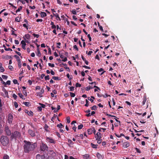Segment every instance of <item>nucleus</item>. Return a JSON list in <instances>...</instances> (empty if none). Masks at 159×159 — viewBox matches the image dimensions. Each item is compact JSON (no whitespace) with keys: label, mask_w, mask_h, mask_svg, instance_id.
I'll list each match as a JSON object with an SVG mask.
<instances>
[{"label":"nucleus","mask_w":159,"mask_h":159,"mask_svg":"<svg viewBox=\"0 0 159 159\" xmlns=\"http://www.w3.org/2000/svg\"><path fill=\"white\" fill-rule=\"evenodd\" d=\"M25 143L23 146L24 152L25 153H28L32 151L35 149L37 146L36 143H33L26 140H24Z\"/></svg>","instance_id":"1"},{"label":"nucleus","mask_w":159,"mask_h":159,"mask_svg":"<svg viewBox=\"0 0 159 159\" xmlns=\"http://www.w3.org/2000/svg\"><path fill=\"white\" fill-rule=\"evenodd\" d=\"M0 141L3 146H6L9 143V140L7 136L2 135L0 139Z\"/></svg>","instance_id":"2"},{"label":"nucleus","mask_w":159,"mask_h":159,"mask_svg":"<svg viewBox=\"0 0 159 159\" xmlns=\"http://www.w3.org/2000/svg\"><path fill=\"white\" fill-rule=\"evenodd\" d=\"M21 136V134L20 132L17 131H15L12 133L11 136V138L12 139H19Z\"/></svg>","instance_id":"3"},{"label":"nucleus","mask_w":159,"mask_h":159,"mask_svg":"<svg viewBox=\"0 0 159 159\" xmlns=\"http://www.w3.org/2000/svg\"><path fill=\"white\" fill-rule=\"evenodd\" d=\"M48 149V147L47 145L44 143H42L40 146V150L41 151L46 152Z\"/></svg>","instance_id":"4"},{"label":"nucleus","mask_w":159,"mask_h":159,"mask_svg":"<svg viewBox=\"0 0 159 159\" xmlns=\"http://www.w3.org/2000/svg\"><path fill=\"white\" fill-rule=\"evenodd\" d=\"M13 115L11 113H9L8 115L7 121L9 124H11L12 123L13 120Z\"/></svg>","instance_id":"5"},{"label":"nucleus","mask_w":159,"mask_h":159,"mask_svg":"<svg viewBox=\"0 0 159 159\" xmlns=\"http://www.w3.org/2000/svg\"><path fill=\"white\" fill-rule=\"evenodd\" d=\"M4 131H5L6 134L7 136H10L11 134V130L9 129L7 126H6L4 128Z\"/></svg>","instance_id":"6"},{"label":"nucleus","mask_w":159,"mask_h":159,"mask_svg":"<svg viewBox=\"0 0 159 159\" xmlns=\"http://www.w3.org/2000/svg\"><path fill=\"white\" fill-rule=\"evenodd\" d=\"M46 140L48 142L50 143L55 144L56 143L55 141L51 137H47L46 138Z\"/></svg>","instance_id":"7"},{"label":"nucleus","mask_w":159,"mask_h":159,"mask_svg":"<svg viewBox=\"0 0 159 159\" xmlns=\"http://www.w3.org/2000/svg\"><path fill=\"white\" fill-rule=\"evenodd\" d=\"M28 133L32 137H34L35 136V134L34 131L30 129H29L28 130Z\"/></svg>","instance_id":"8"},{"label":"nucleus","mask_w":159,"mask_h":159,"mask_svg":"<svg viewBox=\"0 0 159 159\" xmlns=\"http://www.w3.org/2000/svg\"><path fill=\"white\" fill-rule=\"evenodd\" d=\"M45 156L44 155H40L39 154H38L36 156V159H45Z\"/></svg>","instance_id":"9"},{"label":"nucleus","mask_w":159,"mask_h":159,"mask_svg":"<svg viewBox=\"0 0 159 159\" xmlns=\"http://www.w3.org/2000/svg\"><path fill=\"white\" fill-rule=\"evenodd\" d=\"M95 138H96V140H98L99 139H101V133L99 132H97V133L95 134Z\"/></svg>","instance_id":"10"},{"label":"nucleus","mask_w":159,"mask_h":159,"mask_svg":"<svg viewBox=\"0 0 159 159\" xmlns=\"http://www.w3.org/2000/svg\"><path fill=\"white\" fill-rule=\"evenodd\" d=\"M76 123V121L75 120L73 121L71 123V124L72 125H73L72 129H73L75 132L76 131V127L75 125H74L75 123Z\"/></svg>","instance_id":"11"},{"label":"nucleus","mask_w":159,"mask_h":159,"mask_svg":"<svg viewBox=\"0 0 159 159\" xmlns=\"http://www.w3.org/2000/svg\"><path fill=\"white\" fill-rule=\"evenodd\" d=\"M96 156L98 159H103L104 158V156L99 152L97 153Z\"/></svg>","instance_id":"12"},{"label":"nucleus","mask_w":159,"mask_h":159,"mask_svg":"<svg viewBox=\"0 0 159 159\" xmlns=\"http://www.w3.org/2000/svg\"><path fill=\"white\" fill-rule=\"evenodd\" d=\"M21 44L22 45V48L24 49H25V46L26 45L25 42L24 40H22L21 41Z\"/></svg>","instance_id":"13"},{"label":"nucleus","mask_w":159,"mask_h":159,"mask_svg":"<svg viewBox=\"0 0 159 159\" xmlns=\"http://www.w3.org/2000/svg\"><path fill=\"white\" fill-rule=\"evenodd\" d=\"M130 145V143L129 142H125L124 143L123 146L125 148H127L129 147Z\"/></svg>","instance_id":"14"},{"label":"nucleus","mask_w":159,"mask_h":159,"mask_svg":"<svg viewBox=\"0 0 159 159\" xmlns=\"http://www.w3.org/2000/svg\"><path fill=\"white\" fill-rule=\"evenodd\" d=\"M5 71L4 68L2 66V64L0 63V71L1 72H3Z\"/></svg>","instance_id":"15"},{"label":"nucleus","mask_w":159,"mask_h":159,"mask_svg":"<svg viewBox=\"0 0 159 159\" xmlns=\"http://www.w3.org/2000/svg\"><path fill=\"white\" fill-rule=\"evenodd\" d=\"M81 58L83 61L85 62V63L87 65H88L89 63V62L86 60V59L82 55H81Z\"/></svg>","instance_id":"16"},{"label":"nucleus","mask_w":159,"mask_h":159,"mask_svg":"<svg viewBox=\"0 0 159 159\" xmlns=\"http://www.w3.org/2000/svg\"><path fill=\"white\" fill-rule=\"evenodd\" d=\"M40 15L42 17H44L47 16L46 13L44 12L41 11Z\"/></svg>","instance_id":"17"},{"label":"nucleus","mask_w":159,"mask_h":159,"mask_svg":"<svg viewBox=\"0 0 159 159\" xmlns=\"http://www.w3.org/2000/svg\"><path fill=\"white\" fill-rule=\"evenodd\" d=\"M146 101V95H144L143 96V101L142 103V105H144L145 104Z\"/></svg>","instance_id":"18"},{"label":"nucleus","mask_w":159,"mask_h":159,"mask_svg":"<svg viewBox=\"0 0 159 159\" xmlns=\"http://www.w3.org/2000/svg\"><path fill=\"white\" fill-rule=\"evenodd\" d=\"M93 132V128H90L88 129V133L89 134H92Z\"/></svg>","instance_id":"19"},{"label":"nucleus","mask_w":159,"mask_h":159,"mask_svg":"<svg viewBox=\"0 0 159 159\" xmlns=\"http://www.w3.org/2000/svg\"><path fill=\"white\" fill-rule=\"evenodd\" d=\"M14 57L16 59V60L18 62L20 61V59L19 57L17 55H15L14 56Z\"/></svg>","instance_id":"20"},{"label":"nucleus","mask_w":159,"mask_h":159,"mask_svg":"<svg viewBox=\"0 0 159 159\" xmlns=\"http://www.w3.org/2000/svg\"><path fill=\"white\" fill-rule=\"evenodd\" d=\"M52 79L55 80H61V79L58 76H57V77L56 76H53L52 77Z\"/></svg>","instance_id":"21"},{"label":"nucleus","mask_w":159,"mask_h":159,"mask_svg":"<svg viewBox=\"0 0 159 159\" xmlns=\"http://www.w3.org/2000/svg\"><path fill=\"white\" fill-rule=\"evenodd\" d=\"M37 52L38 53L37 54V55L39 57H40L41 56V53L40 52L39 48H37Z\"/></svg>","instance_id":"22"},{"label":"nucleus","mask_w":159,"mask_h":159,"mask_svg":"<svg viewBox=\"0 0 159 159\" xmlns=\"http://www.w3.org/2000/svg\"><path fill=\"white\" fill-rule=\"evenodd\" d=\"M89 157V155L88 154H85L83 156V157L84 159H88Z\"/></svg>","instance_id":"23"},{"label":"nucleus","mask_w":159,"mask_h":159,"mask_svg":"<svg viewBox=\"0 0 159 159\" xmlns=\"http://www.w3.org/2000/svg\"><path fill=\"white\" fill-rule=\"evenodd\" d=\"M25 36L27 39H30V36L29 34H26Z\"/></svg>","instance_id":"24"},{"label":"nucleus","mask_w":159,"mask_h":159,"mask_svg":"<svg viewBox=\"0 0 159 159\" xmlns=\"http://www.w3.org/2000/svg\"><path fill=\"white\" fill-rule=\"evenodd\" d=\"M48 126L47 124H45L44 125V129L45 130H46L47 132H48V130L47 129L48 128Z\"/></svg>","instance_id":"25"},{"label":"nucleus","mask_w":159,"mask_h":159,"mask_svg":"<svg viewBox=\"0 0 159 159\" xmlns=\"http://www.w3.org/2000/svg\"><path fill=\"white\" fill-rule=\"evenodd\" d=\"M97 108V107L96 106L94 105V106H93V107H91L90 108H91V109L92 110H96Z\"/></svg>","instance_id":"26"},{"label":"nucleus","mask_w":159,"mask_h":159,"mask_svg":"<svg viewBox=\"0 0 159 159\" xmlns=\"http://www.w3.org/2000/svg\"><path fill=\"white\" fill-rule=\"evenodd\" d=\"M98 26L99 27V28L100 30L101 31L103 32V29L102 27V26H101V25H100V24H99V22H98Z\"/></svg>","instance_id":"27"},{"label":"nucleus","mask_w":159,"mask_h":159,"mask_svg":"<svg viewBox=\"0 0 159 159\" xmlns=\"http://www.w3.org/2000/svg\"><path fill=\"white\" fill-rule=\"evenodd\" d=\"M23 103L26 106L29 107L30 106V104L29 102H24Z\"/></svg>","instance_id":"28"},{"label":"nucleus","mask_w":159,"mask_h":159,"mask_svg":"<svg viewBox=\"0 0 159 159\" xmlns=\"http://www.w3.org/2000/svg\"><path fill=\"white\" fill-rule=\"evenodd\" d=\"M22 8V6H20L16 10V13H17V12L20 11Z\"/></svg>","instance_id":"29"},{"label":"nucleus","mask_w":159,"mask_h":159,"mask_svg":"<svg viewBox=\"0 0 159 159\" xmlns=\"http://www.w3.org/2000/svg\"><path fill=\"white\" fill-rule=\"evenodd\" d=\"M66 76L67 77V78L70 80H71L72 78H73V77L72 76H70V75H69V73H68L67 75H66Z\"/></svg>","instance_id":"30"},{"label":"nucleus","mask_w":159,"mask_h":159,"mask_svg":"<svg viewBox=\"0 0 159 159\" xmlns=\"http://www.w3.org/2000/svg\"><path fill=\"white\" fill-rule=\"evenodd\" d=\"M57 126L61 129L62 128V127L63 126L61 123H60L59 124H58L57 125Z\"/></svg>","instance_id":"31"},{"label":"nucleus","mask_w":159,"mask_h":159,"mask_svg":"<svg viewBox=\"0 0 159 159\" xmlns=\"http://www.w3.org/2000/svg\"><path fill=\"white\" fill-rule=\"evenodd\" d=\"M37 94V96H39L40 98L42 97L43 95L40 92H38L36 93Z\"/></svg>","instance_id":"32"},{"label":"nucleus","mask_w":159,"mask_h":159,"mask_svg":"<svg viewBox=\"0 0 159 159\" xmlns=\"http://www.w3.org/2000/svg\"><path fill=\"white\" fill-rule=\"evenodd\" d=\"M18 95H19V96L20 97V98L22 99H25V98H23V95H22V94L21 93H18Z\"/></svg>","instance_id":"33"},{"label":"nucleus","mask_w":159,"mask_h":159,"mask_svg":"<svg viewBox=\"0 0 159 159\" xmlns=\"http://www.w3.org/2000/svg\"><path fill=\"white\" fill-rule=\"evenodd\" d=\"M9 157L7 155H4L3 157V159H9Z\"/></svg>","instance_id":"34"},{"label":"nucleus","mask_w":159,"mask_h":159,"mask_svg":"<svg viewBox=\"0 0 159 159\" xmlns=\"http://www.w3.org/2000/svg\"><path fill=\"white\" fill-rule=\"evenodd\" d=\"M93 88H91V87L90 86H87L86 87L85 89L86 91H89L90 89H92Z\"/></svg>","instance_id":"35"},{"label":"nucleus","mask_w":159,"mask_h":159,"mask_svg":"<svg viewBox=\"0 0 159 159\" xmlns=\"http://www.w3.org/2000/svg\"><path fill=\"white\" fill-rule=\"evenodd\" d=\"M33 35L34 36V37H36L37 38H38L39 36V34H36L34 33L33 34Z\"/></svg>","instance_id":"36"},{"label":"nucleus","mask_w":159,"mask_h":159,"mask_svg":"<svg viewBox=\"0 0 159 159\" xmlns=\"http://www.w3.org/2000/svg\"><path fill=\"white\" fill-rule=\"evenodd\" d=\"M39 104L41 106L40 107H41V108H45L46 107L45 105L44 104L41 103H39Z\"/></svg>","instance_id":"37"},{"label":"nucleus","mask_w":159,"mask_h":159,"mask_svg":"<svg viewBox=\"0 0 159 159\" xmlns=\"http://www.w3.org/2000/svg\"><path fill=\"white\" fill-rule=\"evenodd\" d=\"M18 62V66L19 68H20L21 67V61H20Z\"/></svg>","instance_id":"38"},{"label":"nucleus","mask_w":159,"mask_h":159,"mask_svg":"<svg viewBox=\"0 0 159 159\" xmlns=\"http://www.w3.org/2000/svg\"><path fill=\"white\" fill-rule=\"evenodd\" d=\"M66 119V120H67V122L68 123H69L70 122V117L69 116L67 117Z\"/></svg>","instance_id":"39"},{"label":"nucleus","mask_w":159,"mask_h":159,"mask_svg":"<svg viewBox=\"0 0 159 159\" xmlns=\"http://www.w3.org/2000/svg\"><path fill=\"white\" fill-rule=\"evenodd\" d=\"M44 78L46 80H49L50 79L49 75H48L47 76H45L44 77Z\"/></svg>","instance_id":"40"},{"label":"nucleus","mask_w":159,"mask_h":159,"mask_svg":"<svg viewBox=\"0 0 159 159\" xmlns=\"http://www.w3.org/2000/svg\"><path fill=\"white\" fill-rule=\"evenodd\" d=\"M83 127V125L82 124L79 125L78 126V129H82Z\"/></svg>","instance_id":"41"},{"label":"nucleus","mask_w":159,"mask_h":159,"mask_svg":"<svg viewBox=\"0 0 159 159\" xmlns=\"http://www.w3.org/2000/svg\"><path fill=\"white\" fill-rule=\"evenodd\" d=\"M48 65L49 66H50V67H54L55 66V65H54V64H52V63H49L48 64Z\"/></svg>","instance_id":"42"},{"label":"nucleus","mask_w":159,"mask_h":159,"mask_svg":"<svg viewBox=\"0 0 159 159\" xmlns=\"http://www.w3.org/2000/svg\"><path fill=\"white\" fill-rule=\"evenodd\" d=\"M86 103L85 104V106L87 107L89 105V104H88L89 102L87 99H86Z\"/></svg>","instance_id":"43"},{"label":"nucleus","mask_w":159,"mask_h":159,"mask_svg":"<svg viewBox=\"0 0 159 159\" xmlns=\"http://www.w3.org/2000/svg\"><path fill=\"white\" fill-rule=\"evenodd\" d=\"M15 21L17 22H19L20 21V19L19 17H17L15 19Z\"/></svg>","instance_id":"44"},{"label":"nucleus","mask_w":159,"mask_h":159,"mask_svg":"<svg viewBox=\"0 0 159 159\" xmlns=\"http://www.w3.org/2000/svg\"><path fill=\"white\" fill-rule=\"evenodd\" d=\"M70 96L71 97H74L75 95L74 93H73L71 92H70Z\"/></svg>","instance_id":"45"},{"label":"nucleus","mask_w":159,"mask_h":159,"mask_svg":"<svg viewBox=\"0 0 159 159\" xmlns=\"http://www.w3.org/2000/svg\"><path fill=\"white\" fill-rule=\"evenodd\" d=\"M2 78L4 79L7 80V75H2Z\"/></svg>","instance_id":"46"},{"label":"nucleus","mask_w":159,"mask_h":159,"mask_svg":"<svg viewBox=\"0 0 159 159\" xmlns=\"http://www.w3.org/2000/svg\"><path fill=\"white\" fill-rule=\"evenodd\" d=\"M92 147L94 148H97V145L93 143H91V144Z\"/></svg>","instance_id":"47"},{"label":"nucleus","mask_w":159,"mask_h":159,"mask_svg":"<svg viewBox=\"0 0 159 159\" xmlns=\"http://www.w3.org/2000/svg\"><path fill=\"white\" fill-rule=\"evenodd\" d=\"M13 82L15 84H18L17 80H16V79L13 80Z\"/></svg>","instance_id":"48"},{"label":"nucleus","mask_w":159,"mask_h":159,"mask_svg":"<svg viewBox=\"0 0 159 159\" xmlns=\"http://www.w3.org/2000/svg\"><path fill=\"white\" fill-rule=\"evenodd\" d=\"M27 113L29 116H33V113L31 111H30V112H27Z\"/></svg>","instance_id":"49"},{"label":"nucleus","mask_w":159,"mask_h":159,"mask_svg":"<svg viewBox=\"0 0 159 159\" xmlns=\"http://www.w3.org/2000/svg\"><path fill=\"white\" fill-rule=\"evenodd\" d=\"M13 97L16 100L17 97V96L15 94H13L12 95Z\"/></svg>","instance_id":"50"},{"label":"nucleus","mask_w":159,"mask_h":159,"mask_svg":"<svg viewBox=\"0 0 159 159\" xmlns=\"http://www.w3.org/2000/svg\"><path fill=\"white\" fill-rule=\"evenodd\" d=\"M81 84H79V83H76V87H81Z\"/></svg>","instance_id":"51"},{"label":"nucleus","mask_w":159,"mask_h":159,"mask_svg":"<svg viewBox=\"0 0 159 159\" xmlns=\"http://www.w3.org/2000/svg\"><path fill=\"white\" fill-rule=\"evenodd\" d=\"M73 48L74 49H75L77 51H78L79 50L78 48L76 46V45H75L73 46Z\"/></svg>","instance_id":"52"},{"label":"nucleus","mask_w":159,"mask_h":159,"mask_svg":"<svg viewBox=\"0 0 159 159\" xmlns=\"http://www.w3.org/2000/svg\"><path fill=\"white\" fill-rule=\"evenodd\" d=\"M56 15V16L55 17H56L57 19H57H58L59 20H61V19H60V17H59V16L58 14H57V15Z\"/></svg>","instance_id":"53"},{"label":"nucleus","mask_w":159,"mask_h":159,"mask_svg":"<svg viewBox=\"0 0 159 159\" xmlns=\"http://www.w3.org/2000/svg\"><path fill=\"white\" fill-rule=\"evenodd\" d=\"M70 91H73L74 90V87L73 86H71L70 87Z\"/></svg>","instance_id":"54"},{"label":"nucleus","mask_w":159,"mask_h":159,"mask_svg":"<svg viewBox=\"0 0 159 159\" xmlns=\"http://www.w3.org/2000/svg\"><path fill=\"white\" fill-rule=\"evenodd\" d=\"M72 13L74 15H76V10H73L72 11H71Z\"/></svg>","instance_id":"55"},{"label":"nucleus","mask_w":159,"mask_h":159,"mask_svg":"<svg viewBox=\"0 0 159 159\" xmlns=\"http://www.w3.org/2000/svg\"><path fill=\"white\" fill-rule=\"evenodd\" d=\"M61 45V43L60 42L58 43H57V48H60V47H59V46H60Z\"/></svg>","instance_id":"56"},{"label":"nucleus","mask_w":159,"mask_h":159,"mask_svg":"<svg viewBox=\"0 0 159 159\" xmlns=\"http://www.w3.org/2000/svg\"><path fill=\"white\" fill-rule=\"evenodd\" d=\"M103 97L104 98H106L108 97H110V95H108L107 94H105V95H102Z\"/></svg>","instance_id":"57"},{"label":"nucleus","mask_w":159,"mask_h":159,"mask_svg":"<svg viewBox=\"0 0 159 159\" xmlns=\"http://www.w3.org/2000/svg\"><path fill=\"white\" fill-rule=\"evenodd\" d=\"M59 56L60 57L62 58H64V56L62 54L60 53H59Z\"/></svg>","instance_id":"58"},{"label":"nucleus","mask_w":159,"mask_h":159,"mask_svg":"<svg viewBox=\"0 0 159 159\" xmlns=\"http://www.w3.org/2000/svg\"><path fill=\"white\" fill-rule=\"evenodd\" d=\"M5 50L6 51H12V49L10 48H5Z\"/></svg>","instance_id":"59"},{"label":"nucleus","mask_w":159,"mask_h":159,"mask_svg":"<svg viewBox=\"0 0 159 159\" xmlns=\"http://www.w3.org/2000/svg\"><path fill=\"white\" fill-rule=\"evenodd\" d=\"M23 93L25 95V96H27V93L26 90H23Z\"/></svg>","instance_id":"60"},{"label":"nucleus","mask_w":159,"mask_h":159,"mask_svg":"<svg viewBox=\"0 0 159 159\" xmlns=\"http://www.w3.org/2000/svg\"><path fill=\"white\" fill-rule=\"evenodd\" d=\"M8 67L9 69L11 71L13 69V67L11 66H9Z\"/></svg>","instance_id":"61"},{"label":"nucleus","mask_w":159,"mask_h":159,"mask_svg":"<svg viewBox=\"0 0 159 159\" xmlns=\"http://www.w3.org/2000/svg\"><path fill=\"white\" fill-rule=\"evenodd\" d=\"M98 140V141H97L98 143L100 144V143H101L102 142V139H99L98 140Z\"/></svg>","instance_id":"62"},{"label":"nucleus","mask_w":159,"mask_h":159,"mask_svg":"<svg viewBox=\"0 0 159 159\" xmlns=\"http://www.w3.org/2000/svg\"><path fill=\"white\" fill-rule=\"evenodd\" d=\"M69 143L70 144H73V142L70 139H68V140Z\"/></svg>","instance_id":"63"},{"label":"nucleus","mask_w":159,"mask_h":159,"mask_svg":"<svg viewBox=\"0 0 159 159\" xmlns=\"http://www.w3.org/2000/svg\"><path fill=\"white\" fill-rule=\"evenodd\" d=\"M14 105L16 108H17L18 107V105L17 103L16 102H14Z\"/></svg>","instance_id":"64"}]
</instances>
